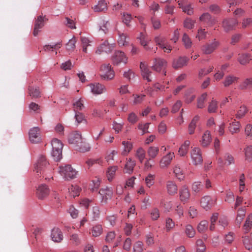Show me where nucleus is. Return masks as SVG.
Masks as SVG:
<instances>
[{"label": "nucleus", "mask_w": 252, "mask_h": 252, "mask_svg": "<svg viewBox=\"0 0 252 252\" xmlns=\"http://www.w3.org/2000/svg\"><path fill=\"white\" fill-rule=\"evenodd\" d=\"M62 44L61 42H58L53 45H46L43 47V50L45 52L49 51H53L54 49H58L60 48Z\"/></svg>", "instance_id": "864d4df0"}, {"label": "nucleus", "mask_w": 252, "mask_h": 252, "mask_svg": "<svg viewBox=\"0 0 252 252\" xmlns=\"http://www.w3.org/2000/svg\"><path fill=\"white\" fill-rule=\"evenodd\" d=\"M99 193L101 196V202L106 203L108 200L111 198L113 195V190L111 188L107 187L101 189L99 190Z\"/></svg>", "instance_id": "9b49d317"}, {"label": "nucleus", "mask_w": 252, "mask_h": 252, "mask_svg": "<svg viewBox=\"0 0 252 252\" xmlns=\"http://www.w3.org/2000/svg\"><path fill=\"white\" fill-rule=\"evenodd\" d=\"M140 68L141 69V74L143 77L146 79L148 82L151 81V79L150 78V76L151 75L152 72L148 67L147 64L144 62H141Z\"/></svg>", "instance_id": "aec40b11"}, {"label": "nucleus", "mask_w": 252, "mask_h": 252, "mask_svg": "<svg viewBox=\"0 0 252 252\" xmlns=\"http://www.w3.org/2000/svg\"><path fill=\"white\" fill-rule=\"evenodd\" d=\"M81 189L77 185H71L68 188V191L70 196L75 197L78 196Z\"/></svg>", "instance_id": "f704fd0d"}, {"label": "nucleus", "mask_w": 252, "mask_h": 252, "mask_svg": "<svg viewBox=\"0 0 252 252\" xmlns=\"http://www.w3.org/2000/svg\"><path fill=\"white\" fill-rule=\"evenodd\" d=\"M101 76L105 80H110L115 77V72L110 63H105L100 67Z\"/></svg>", "instance_id": "f03ea898"}, {"label": "nucleus", "mask_w": 252, "mask_h": 252, "mask_svg": "<svg viewBox=\"0 0 252 252\" xmlns=\"http://www.w3.org/2000/svg\"><path fill=\"white\" fill-rule=\"evenodd\" d=\"M107 9V4L104 0H100L95 5L94 9L96 12L102 11Z\"/></svg>", "instance_id": "c85d7f7f"}, {"label": "nucleus", "mask_w": 252, "mask_h": 252, "mask_svg": "<svg viewBox=\"0 0 252 252\" xmlns=\"http://www.w3.org/2000/svg\"><path fill=\"white\" fill-rule=\"evenodd\" d=\"M207 94H203L197 99V107L198 108H202L204 107V104L207 97Z\"/></svg>", "instance_id": "13d9d810"}, {"label": "nucleus", "mask_w": 252, "mask_h": 252, "mask_svg": "<svg viewBox=\"0 0 252 252\" xmlns=\"http://www.w3.org/2000/svg\"><path fill=\"white\" fill-rule=\"evenodd\" d=\"M216 199L209 195L202 197L200 200L201 207L206 210H210L216 204Z\"/></svg>", "instance_id": "7ed1b4c3"}, {"label": "nucleus", "mask_w": 252, "mask_h": 252, "mask_svg": "<svg viewBox=\"0 0 252 252\" xmlns=\"http://www.w3.org/2000/svg\"><path fill=\"white\" fill-rule=\"evenodd\" d=\"M28 92L32 98H37L40 97V91L38 87L29 86Z\"/></svg>", "instance_id": "cd10ccee"}, {"label": "nucleus", "mask_w": 252, "mask_h": 252, "mask_svg": "<svg viewBox=\"0 0 252 252\" xmlns=\"http://www.w3.org/2000/svg\"><path fill=\"white\" fill-rule=\"evenodd\" d=\"M135 156L140 162L142 163L145 158V150L141 147L138 148L136 150Z\"/></svg>", "instance_id": "8fccbe9b"}, {"label": "nucleus", "mask_w": 252, "mask_h": 252, "mask_svg": "<svg viewBox=\"0 0 252 252\" xmlns=\"http://www.w3.org/2000/svg\"><path fill=\"white\" fill-rule=\"evenodd\" d=\"M59 172L66 180L73 179L77 174V172L70 165L61 166Z\"/></svg>", "instance_id": "f257e3e1"}, {"label": "nucleus", "mask_w": 252, "mask_h": 252, "mask_svg": "<svg viewBox=\"0 0 252 252\" xmlns=\"http://www.w3.org/2000/svg\"><path fill=\"white\" fill-rule=\"evenodd\" d=\"M36 190V195L40 199H42L46 197L50 193L49 189L45 184L39 185Z\"/></svg>", "instance_id": "4468645a"}, {"label": "nucleus", "mask_w": 252, "mask_h": 252, "mask_svg": "<svg viewBox=\"0 0 252 252\" xmlns=\"http://www.w3.org/2000/svg\"><path fill=\"white\" fill-rule=\"evenodd\" d=\"M51 154L54 160L59 161L62 158V150L52 149Z\"/></svg>", "instance_id": "de8ad7c7"}, {"label": "nucleus", "mask_w": 252, "mask_h": 252, "mask_svg": "<svg viewBox=\"0 0 252 252\" xmlns=\"http://www.w3.org/2000/svg\"><path fill=\"white\" fill-rule=\"evenodd\" d=\"M144 250V244L142 242L136 241L133 246V252H143Z\"/></svg>", "instance_id": "09e8293b"}, {"label": "nucleus", "mask_w": 252, "mask_h": 252, "mask_svg": "<svg viewBox=\"0 0 252 252\" xmlns=\"http://www.w3.org/2000/svg\"><path fill=\"white\" fill-rule=\"evenodd\" d=\"M166 187L169 194L173 195L177 193L178 187L174 181H168L166 182Z\"/></svg>", "instance_id": "4be33fe9"}, {"label": "nucleus", "mask_w": 252, "mask_h": 252, "mask_svg": "<svg viewBox=\"0 0 252 252\" xmlns=\"http://www.w3.org/2000/svg\"><path fill=\"white\" fill-rule=\"evenodd\" d=\"M220 46L219 41L214 39L212 42L205 44L202 46L201 50L205 54H210Z\"/></svg>", "instance_id": "20e7f679"}, {"label": "nucleus", "mask_w": 252, "mask_h": 252, "mask_svg": "<svg viewBox=\"0 0 252 252\" xmlns=\"http://www.w3.org/2000/svg\"><path fill=\"white\" fill-rule=\"evenodd\" d=\"M212 141V137L210 132L208 130L206 131L202 136L201 144L203 147L208 146Z\"/></svg>", "instance_id": "393cba45"}, {"label": "nucleus", "mask_w": 252, "mask_h": 252, "mask_svg": "<svg viewBox=\"0 0 252 252\" xmlns=\"http://www.w3.org/2000/svg\"><path fill=\"white\" fill-rule=\"evenodd\" d=\"M190 192L188 187L184 186L179 190V196L180 200L185 203L188 201L190 198Z\"/></svg>", "instance_id": "f3484780"}, {"label": "nucleus", "mask_w": 252, "mask_h": 252, "mask_svg": "<svg viewBox=\"0 0 252 252\" xmlns=\"http://www.w3.org/2000/svg\"><path fill=\"white\" fill-rule=\"evenodd\" d=\"M189 60V59L186 57H181L173 60L172 66L175 69L181 68L187 64Z\"/></svg>", "instance_id": "6ab92c4d"}, {"label": "nucleus", "mask_w": 252, "mask_h": 252, "mask_svg": "<svg viewBox=\"0 0 252 252\" xmlns=\"http://www.w3.org/2000/svg\"><path fill=\"white\" fill-rule=\"evenodd\" d=\"M240 124L239 122H233L230 124L228 127L229 131L232 133H237L240 131Z\"/></svg>", "instance_id": "58836bf2"}, {"label": "nucleus", "mask_w": 252, "mask_h": 252, "mask_svg": "<svg viewBox=\"0 0 252 252\" xmlns=\"http://www.w3.org/2000/svg\"><path fill=\"white\" fill-rule=\"evenodd\" d=\"M196 251L197 252H205L206 250V247L204 244V242L201 239H198L196 241Z\"/></svg>", "instance_id": "052dcab7"}, {"label": "nucleus", "mask_w": 252, "mask_h": 252, "mask_svg": "<svg viewBox=\"0 0 252 252\" xmlns=\"http://www.w3.org/2000/svg\"><path fill=\"white\" fill-rule=\"evenodd\" d=\"M173 172L177 179L182 180L184 178L183 170L179 165H176L173 168Z\"/></svg>", "instance_id": "72a5a7b5"}, {"label": "nucleus", "mask_w": 252, "mask_h": 252, "mask_svg": "<svg viewBox=\"0 0 252 252\" xmlns=\"http://www.w3.org/2000/svg\"><path fill=\"white\" fill-rule=\"evenodd\" d=\"M77 40L74 36H73L71 39H70L68 42L66 44V50L69 52H73L75 49V44L76 43Z\"/></svg>", "instance_id": "e433bc0d"}, {"label": "nucleus", "mask_w": 252, "mask_h": 252, "mask_svg": "<svg viewBox=\"0 0 252 252\" xmlns=\"http://www.w3.org/2000/svg\"><path fill=\"white\" fill-rule=\"evenodd\" d=\"M175 157L173 152H169L163 156L159 161V166L161 168H167L171 164L173 158Z\"/></svg>", "instance_id": "9d476101"}, {"label": "nucleus", "mask_w": 252, "mask_h": 252, "mask_svg": "<svg viewBox=\"0 0 252 252\" xmlns=\"http://www.w3.org/2000/svg\"><path fill=\"white\" fill-rule=\"evenodd\" d=\"M245 160L251 162L252 160V146H248L245 149Z\"/></svg>", "instance_id": "3c124183"}, {"label": "nucleus", "mask_w": 252, "mask_h": 252, "mask_svg": "<svg viewBox=\"0 0 252 252\" xmlns=\"http://www.w3.org/2000/svg\"><path fill=\"white\" fill-rule=\"evenodd\" d=\"M112 61L114 64L118 65L122 63L126 64L127 61V58L123 52L117 51L112 56Z\"/></svg>", "instance_id": "6e6552de"}, {"label": "nucleus", "mask_w": 252, "mask_h": 252, "mask_svg": "<svg viewBox=\"0 0 252 252\" xmlns=\"http://www.w3.org/2000/svg\"><path fill=\"white\" fill-rule=\"evenodd\" d=\"M217 108V101L213 100L208 105V112L210 113H215L216 111Z\"/></svg>", "instance_id": "e2e57ef3"}, {"label": "nucleus", "mask_w": 252, "mask_h": 252, "mask_svg": "<svg viewBox=\"0 0 252 252\" xmlns=\"http://www.w3.org/2000/svg\"><path fill=\"white\" fill-rule=\"evenodd\" d=\"M114 47L115 44H110L107 41H105L98 47L96 53L98 54L103 52L108 53L111 52Z\"/></svg>", "instance_id": "ddd939ff"}, {"label": "nucleus", "mask_w": 252, "mask_h": 252, "mask_svg": "<svg viewBox=\"0 0 252 252\" xmlns=\"http://www.w3.org/2000/svg\"><path fill=\"white\" fill-rule=\"evenodd\" d=\"M156 176L155 174H149L145 179V184L148 188L152 187L155 183Z\"/></svg>", "instance_id": "a19ab883"}, {"label": "nucleus", "mask_w": 252, "mask_h": 252, "mask_svg": "<svg viewBox=\"0 0 252 252\" xmlns=\"http://www.w3.org/2000/svg\"><path fill=\"white\" fill-rule=\"evenodd\" d=\"M208 226V222L207 220H202L197 226V230L200 232H203L207 230Z\"/></svg>", "instance_id": "680f3d73"}, {"label": "nucleus", "mask_w": 252, "mask_h": 252, "mask_svg": "<svg viewBox=\"0 0 252 252\" xmlns=\"http://www.w3.org/2000/svg\"><path fill=\"white\" fill-rule=\"evenodd\" d=\"M199 117L198 116H195L191 120V122L189 125V134H192L196 126V124L199 121Z\"/></svg>", "instance_id": "c756f323"}, {"label": "nucleus", "mask_w": 252, "mask_h": 252, "mask_svg": "<svg viewBox=\"0 0 252 252\" xmlns=\"http://www.w3.org/2000/svg\"><path fill=\"white\" fill-rule=\"evenodd\" d=\"M76 147V150L81 152H86L89 151L90 149L89 145L85 142L82 141V143H79Z\"/></svg>", "instance_id": "603ef678"}, {"label": "nucleus", "mask_w": 252, "mask_h": 252, "mask_svg": "<svg viewBox=\"0 0 252 252\" xmlns=\"http://www.w3.org/2000/svg\"><path fill=\"white\" fill-rule=\"evenodd\" d=\"M135 165L134 161L129 158L125 165V169L126 172L129 174L132 173Z\"/></svg>", "instance_id": "c03bdc74"}, {"label": "nucleus", "mask_w": 252, "mask_h": 252, "mask_svg": "<svg viewBox=\"0 0 252 252\" xmlns=\"http://www.w3.org/2000/svg\"><path fill=\"white\" fill-rule=\"evenodd\" d=\"M238 80V77L233 75H228L225 77L222 84L224 87H228L233 83L237 82Z\"/></svg>", "instance_id": "b1692460"}, {"label": "nucleus", "mask_w": 252, "mask_h": 252, "mask_svg": "<svg viewBox=\"0 0 252 252\" xmlns=\"http://www.w3.org/2000/svg\"><path fill=\"white\" fill-rule=\"evenodd\" d=\"M238 24V21L235 19H225L222 22V27L226 32H228L233 30Z\"/></svg>", "instance_id": "f8f14e48"}, {"label": "nucleus", "mask_w": 252, "mask_h": 252, "mask_svg": "<svg viewBox=\"0 0 252 252\" xmlns=\"http://www.w3.org/2000/svg\"><path fill=\"white\" fill-rule=\"evenodd\" d=\"M53 170V167L48 164L45 168L42 169L40 174L43 175V177H45L46 180H49L50 178H53L52 175Z\"/></svg>", "instance_id": "a878e982"}, {"label": "nucleus", "mask_w": 252, "mask_h": 252, "mask_svg": "<svg viewBox=\"0 0 252 252\" xmlns=\"http://www.w3.org/2000/svg\"><path fill=\"white\" fill-rule=\"evenodd\" d=\"M82 138L81 134L78 132H74L70 134L68 142L77 146L79 143H82Z\"/></svg>", "instance_id": "dca6fc26"}, {"label": "nucleus", "mask_w": 252, "mask_h": 252, "mask_svg": "<svg viewBox=\"0 0 252 252\" xmlns=\"http://www.w3.org/2000/svg\"><path fill=\"white\" fill-rule=\"evenodd\" d=\"M179 7L182 9L184 12L188 15H191L193 13V8L192 6V4L190 3H188Z\"/></svg>", "instance_id": "79ce46f5"}, {"label": "nucleus", "mask_w": 252, "mask_h": 252, "mask_svg": "<svg viewBox=\"0 0 252 252\" xmlns=\"http://www.w3.org/2000/svg\"><path fill=\"white\" fill-rule=\"evenodd\" d=\"M191 158L193 164L194 165L200 164L203 161L201 154V150L199 148H194L191 152Z\"/></svg>", "instance_id": "1a4fd4ad"}, {"label": "nucleus", "mask_w": 252, "mask_h": 252, "mask_svg": "<svg viewBox=\"0 0 252 252\" xmlns=\"http://www.w3.org/2000/svg\"><path fill=\"white\" fill-rule=\"evenodd\" d=\"M252 86V77L246 79L241 84L240 88L242 90L246 89Z\"/></svg>", "instance_id": "bf43d9fd"}, {"label": "nucleus", "mask_w": 252, "mask_h": 252, "mask_svg": "<svg viewBox=\"0 0 252 252\" xmlns=\"http://www.w3.org/2000/svg\"><path fill=\"white\" fill-rule=\"evenodd\" d=\"M166 65L167 62L165 60L161 58H155L152 68L157 72H160L163 70L164 75H166V71H164V69Z\"/></svg>", "instance_id": "423d86ee"}, {"label": "nucleus", "mask_w": 252, "mask_h": 252, "mask_svg": "<svg viewBox=\"0 0 252 252\" xmlns=\"http://www.w3.org/2000/svg\"><path fill=\"white\" fill-rule=\"evenodd\" d=\"M159 153V148L156 146H151L147 150V154L150 158H155Z\"/></svg>", "instance_id": "7c9ffc66"}, {"label": "nucleus", "mask_w": 252, "mask_h": 252, "mask_svg": "<svg viewBox=\"0 0 252 252\" xmlns=\"http://www.w3.org/2000/svg\"><path fill=\"white\" fill-rule=\"evenodd\" d=\"M195 21L190 18H187L184 22V26L188 29H192L194 26Z\"/></svg>", "instance_id": "338daca9"}, {"label": "nucleus", "mask_w": 252, "mask_h": 252, "mask_svg": "<svg viewBox=\"0 0 252 252\" xmlns=\"http://www.w3.org/2000/svg\"><path fill=\"white\" fill-rule=\"evenodd\" d=\"M185 233L186 235L189 238H193L195 234L194 228L190 224H188L186 226Z\"/></svg>", "instance_id": "5fc2aeb1"}, {"label": "nucleus", "mask_w": 252, "mask_h": 252, "mask_svg": "<svg viewBox=\"0 0 252 252\" xmlns=\"http://www.w3.org/2000/svg\"><path fill=\"white\" fill-rule=\"evenodd\" d=\"M51 237L55 242L60 243L63 239V235L61 230L58 227H54L51 231Z\"/></svg>", "instance_id": "a211bd4d"}, {"label": "nucleus", "mask_w": 252, "mask_h": 252, "mask_svg": "<svg viewBox=\"0 0 252 252\" xmlns=\"http://www.w3.org/2000/svg\"><path fill=\"white\" fill-rule=\"evenodd\" d=\"M182 40L184 45L186 49H189L191 47V40L187 33H185L183 34Z\"/></svg>", "instance_id": "37998d69"}, {"label": "nucleus", "mask_w": 252, "mask_h": 252, "mask_svg": "<svg viewBox=\"0 0 252 252\" xmlns=\"http://www.w3.org/2000/svg\"><path fill=\"white\" fill-rule=\"evenodd\" d=\"M51 145L52 149H56L58 150H62L63 147V144L62 142L57 139L54 138L52 140Z\"/></svg>", "instance_id": "4d7b16f0"}, {"label": "nucleus", "mask_w": 252, "mask_h": 252, "mask_svg": "<svg viewBox=\"0 0 252 252\" xmlns=\"http://www.w3.org/2000/svg\"><path fill=\"white\" fill-rule=\"evenodd\" d=\"M90 87L91 92L96 94H101L106 91L105 86L99 83L91 84Z\"/></svg>", "instance_id": "412c9836"}, {"label": "nucleus", "mask_w": 252, "mask_h": 252, "mask_svg": "<svg viewBox=\"0 0 252 252\" xmlns=\"http://www.w3.org/2000/svg\"><path fill=\"white\" fill-rule=\"evenodd\" d=\"M243 244L246 249L250 250L252 249V240H250L248 236L243 237Z\"/></svg>", "instance_id": "774afa93"}, {"label": "nucleus", "mask_w": 252, "mask_h": 252, "mask_svg": "<svg viewBox=\"0 0 252 252\" xmlns=\"http://www.w3.org/2000/svg\"><path fill=\"white\" fill-rule=\"evenodd\" d=\"M252 59V56H251L249 54L245 53L239 54L238 61L240 64L245 65L248 63Z\"/></svg>", "instance_id": "bb28decb"}, {"label": "nucleus", "mask_w": 252, "mask_h": 252, "mask_svg": "<svg viewBox=\"0 0 252 252\" xmlns=\"http://www.w3.org/2000/svg\"><path fill=\"white\" fill-rule=\"evenodd\" d=\"M122 144L124 146V150L122 154L124 156L127 155L132 148V144L129 141H123Z\"/></svg>", "instance_id": "c9c22d12"}, {"label": "nucleus", "mask_w": 252, "mask_h": 252, "mask_svg": "<svg viewBox=\"0 0 252 252\" xmlns=\"http://www.w3.org/2000/svg\"><path fill=\"white\" fill-rule=\"evenodd\" d=\"M29 139L32 143H38L41 140L40 129L38 127H34L29 131Z\"/></svg>", "instance_id": "39448f33"}, {"label": "nucleus", "mask_w": 252, "mask_h": 252, "mask_svg": "<svg viewBox=\"0 0 252 252\" xmlns=\"http://www.w3.org/2000/svg\"><path fill=\"white\" fill-rule=\"evenodd\" d=\"M49 163L47 161L46 157L43 155H40L38 157L36 162L35 164L34 170L37 173H41L43 169L45 168ZM39 175V174H38Z\"/></svg>", "instance_id": "0eeeda50"}, {"label": "nucleus", "mask_w": 252, "mask_h": 252, "mask_svg": "<svg viewBox=\"0 0 252 252\" xmlns=\"http://www.w3.org/2000/svg\"><path fill=\"white\" fill-rule=\"evenodd\" d=\"M189 145V141L186 140L184 142V143L181 146L178 151L179 154L181 156H184L187 154Z\"/></svg>", "instance_id": "2f4dec72"}, {"label": "nucleus", "mask_w": 252, "mask_h": 252, "mask_svg": "<svg viewBox=\"0 0 252 252\" xmlns=\"http://www.w3.org/2000/svg\"><path fill=\"white\" fill-rule=\"evenodd\" d=\"M225 159L224 164L228 166L234 163V159L233 156L229 153H226L224 157Z\"/></svg>", "instance_id": "69168bd1"}, {"label": "nucleus", "mask_w": 252, "mask_h": 252, "mask_svg": "<svg viewBox=\"0 0 252 252\" xmlns=\"http://www.w3.org/2000/svg\"><path fill=\"white\" fill-rule=\"evenodd\" d=\"M252 227V215L250 214L245 221V223L243 226L244 232L248 233L251 230Z\"/></svg>", "instance_id": "473e14b6"}, {"label": "nucleus", "mask_w": 252, "mask_h": 252, "mask_svg": "<svg viewBox=\"0 0 252 252\" xmlns=\"http://www.w3.org/2000/svg\"><path fill=\"white\" fill-rule=\"evenodd\" d=\"M247 112V107L245 106H241L236 114V117L239 119H241L246 115Z\"/></svg>", "instance_id": "6e6d98bb"}, {"label": "nucleus", "mask_w": 252, "mask_h": 252, "mask_svg": "<svg viewBox=\"0 0 252 252\" xmlns=\"http://www.w3.org/2000/svg\"><path fill=\"white\" fill-rule=\"evenodd\" d=\"M145 95L144 94H133V104H140L144 99Z\"/></svg>", "instance_id": "0e129e2a"}, {"label": "nucleus", "mask_w": 252, "mask_h": 252, "mask_svg": "<svg viewBox=\"0 0 252 252\" xmlns=\"http://www.w3.org/2000/svg\"><path fill=\"white\" fill-rule=\"evenodd\" d=\"M119 35L118 39L119 45L121 46L127 45L128 41H127V37L126 35L124 33H119Z\"/></svg>", "instance_id": "a18cd8bd"}, {"label": "nucleus", "mask_w": 252, "mask_h": 252, "mask_svg": "<svg viewBox=\"0 0 252 252\" xmlns=\"http://www.w3.org/2000/svg\"><path fill=\"white\" fill-rule=\"evenodd\" d=\"M118 169V167L116 166H111L108 168L107 171V179L110 182L113 179L116 171Z\"/></svg>", "instance_id": "4c0bfd02"}, {"label": "nucleus", "mask_w": 252, "mask_h": 252, "mask_svg": "<svg viewBox=\"0 0 252 252\" xmlns=\"http://www.w3.org/2000/svg\"><path fill=\"white\" fill-rule=\"evenodd\" d=\"M45 19V16L43 17L42 16H39L37 17L35 22L33 32V34L34 36H36L38 34L40 30L44 26V22Z\"/></svg>", "instance_id": "2eb2a0df"}, {"label": "nucleus", "mask_w": 252, "mask_h": 252, "mask_svg": "<svg viewBox=\"0 0 252 252\" xmlns=\"http://www.w3.org/2000/svg\"><path fill=\"white\" fill-rule=\"evenodd\" d=\"M200 21L208 24L209 26H212L215 24L216 21L212 18L208 13H204L199 17Z\"/></svg>", "instance_id": "5701e85b"}, {"label": "nucleus", "mask_w": 252, "mask_h": 252, "mask_svg": "<svg viewBox=\"0 0 252 252\" xmlns=\"http://www.w3.org/2000/svg\"><path fill=\"white\" fill-rule=\"evenodd\" d=\"M73 105L74 112L81 111L85 107L84 105V101L81 98H80L74 102L73 103Z\"/></svg>", "instance_id": "49530a36"}, {"label": "nucleus", "mask_w": 252, "mask_h": 252, "mask_svg": "<svg viewBox=\"0 0 252 252\" xmlns=\"http://www.w3.org/2000/svg\"><path fill=\"white\" fill-rule=\"evenodd\" d=\"M103 232L102 227L101 225L97 224L93 226L92 228L91 233L94 237H98L100 236Z\"/></svg>", "instance_id": "ea45409f"}]
</instances>
